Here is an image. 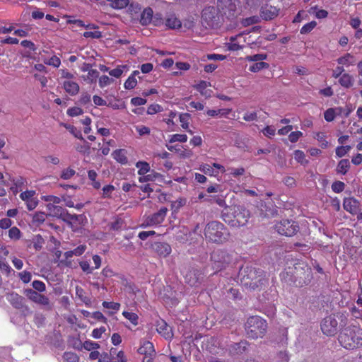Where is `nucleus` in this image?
<instances>
[{"label":"nucleus","mask_w":362,"mask_h":362,"mask_svg":"<svg viewBox=\"0 0 362 362\" xmlns=\"http://www.w3.org/2000/svg\"><path fill=\"white\" fill-rule=\"evenodd\" d=\"M340 344L347 349H354L362 346V328L351 326L345 328L339 335Z\"/></svg>","instance_id":"obj_1"},{"label":"nucleus","mask_w":362,"mask_h":362,"mask_svg":"<svg viewBox=\"0 0 362 362\" xmlns=\"http://www.w3.org/2000/svg\"><path fill=\"white\" fill-rule=\"evenodd\" d=\"M204 235L211 242L221 243L228 239L229 233L223 223L214 221L206 226Z\"/></svg>","instance_id":"obj_2"},{"label":"nucleus","mask_w":362,"mask_h":362,"mask_svg":"<svg viewBox=\"0 0 362 362\" xmlns=\"http://www.w3.org/2000/svg\"><path fill=\"white\" fill-rule=\"evenodd\" d=\"M267 327L266 321L258 316L249 317L245 324L247 335L251 339L262 337L266 332Z\"/></svg>","instance_id":"obj_3"},{"label":"nucleus","mask_w":362,"mask_h":362,"mask_svg":"<svg viewBox=\"0 0 362 362\" xmlns=\"http://www.w3.org/2000/svg\"><path fill=\"white\" fill-rule=\"evenodd\" d=\"M238 0H218L217 10L222 15L229 18L236 14Z\"/></svg>","instance_id":"obj_4"},{"label":"nucleus","mask_w":362,"mask_h":362,"mask_svg":"<svg viewBox=\"0 0 362 362\" xmlns=\"http://www.w3.org/2000/svg\"><path fill=\"white\" fill-rule=\"evenodd\" d=\"M234 219L229 222L233 226L240 227L245 226L250 217L247 209L243 206H235L233 209Z\"/></svg>","instance_id":"obj_5"},{"label":"nucleus","mask_w":362,"mask_h":362,"mask_svg":"<svg viewBox=\"0 0 362 362\" xmlns=\"http://www.w3.org/2000/svg\"><path fill=\"white\" fill-rule=\"evenodd\" d=\"M218 16L214 7L205 8L202 13V23L206 28H214L218 25Z\"/></svg>","instance_id":"obj_6"},{"label":"nucleus","mask_w":362,"mask_h":362,"mask_svg":"<svg viewBox=\"0 0 362 362\" xmlns=\"http://www.w3.org/2000/svg\"><path fill=\"white\" fill-rule=\"evenodd\" d=\"M276 231L286 236H292L298 230V226L291 221L283 220L275 226Z\"/></svg>","instance_id":"obj_7"},{"label":"nucleus","mask_w":362,"mask_h":362,"mask_svg":"<svg viewBox=\"0 0 362 362\" xmlns=\"http://www.w3.org/2000/svg\"><path fill=\"white\" fill-rule=\"evenodd\" d=\"M337 320L334 316L329 315L324 318L321 323L322 332L327 336H333L337 331Z\"/></svg>","instance_id":"obj_8"},{"label":"nucleus","mask_w":362,"mask_h":362,"mask_svg":"<svg viewBox=\"0 0 362 362\" xmlns=\"http://www.w3.org/2000/svg\"><path fill=\"white\" fill-rule=\"evenodd\" d=\"M35 195L36 192L35 190H27L20 194V198L25 202L29 211L33 210L38 205V199Z\"/></svg>","instance_id":"obj_9"},{"label":"nucleus","mask_w":362,"mask_h":362,"mask_svg":"<svg viewBox=\"0 0 362 362\" xmlns=\"http://www.w3.org/2000/svg\"><path fill=\"white\" fill-rule=\"evenodd\" d=\"M25 294L26 296L34 303L42 305L48 308H51L49 299L47 296L32 289L26 290Z\"/></svg>","instance_id":"obj_10"},{"label":"nucleus","mask_w":362,"mask_h":362,"mask_svg":"<svg viewBox=\"0 0 362 362\" xmlns=\"http://www.w3.org/2000/svg\"><path fill=\"white\" fill-rule=\"evenodd\" d=\"M168 209L166 207H162L158 212L148 216L146 218V223L148 226L158 225L161 223L167 214Z\"/></svg>","instance_id":"obj_11"},{"label":"nucleus","mask_w":362,"mask_h":362,"mask_svg":"<svg viewBox=\"0 0 362 362\" xmlns=\"http://www.w3.org/2000/svg\"><path fill=\"white\" fill-rule=\"evenodd\" d=\"M156 330L166 339H171L173 337L171 327L162 319L156 322Z\"/></svg>","instance_id":"obj_12"},{"label":"nucleus","mask_w":362,"mask_h":362,"mask_svg":"<svg viewBox=\"0 0 362 362\" xmlns=\"http://www.w3.org/2000/svg\"><path fill=\"white\" fill-rule=\"evenodd\" d=\"M343 206L346 211L352 214H357L360 210L359 202L353 197L345 198Z\"/></svg>","instance_id":"obj_13"},{"label":"nucleus","mask_w":362,"mask_h":362,"mask_svg":"<svg viewBox=\"0 0 362 362\" xmlns=\"http://www.w3.org/2000/svg\"><path fill=\"white\" fill-rule=\"evenodd\" d=\"M337 62L339 65L344 68H348L351 66H354L356 63V58L351 53H346L339 57Z\"/></svg>","instance_id":"obj_14"},{"label":"nucleus","mask_w":362,"mask_h":362,"mask_svg":"<svg viewBox=\"0 0 362 362\" xmlns=\"http://www.w3.org/2000/svg\"><path fill=\"white\" fill-rule=\"evenodd\" d=\"M153 250L161 257H167L171 252V247L165 243H155L153 246Z\"/></svg>","instance_id":"obj_15"},{"label":"nucleus","mask_w":362,"mask_h":362,"mask_svg":"<svg viewBox=\"0 0 362 362\" xmlns=\"http://www.w3.org/2000/svg\"><path fill=\"white\" fill-rule=\"evenodd\" d=\"M65 91L70 95H76L79 92L78 84L71 80H65L62 83Z\"/></svg>","instance_id":"obj_16"},{"label":"nucleus","mask_w":362,"mask_h":362,"mask_svg":"<svg viewBox=\"0 0 362 362\" xmlns=\"http://www.w3.org/2000/svg\"><path fill=\"white\" fill-rule=\"evenodd\" d=\"M165 25L170 29H178L181 28L182 23L175 14H168L165 19Z\"/></svg>","instance_id":"obj_17"},{"label":"nucleus","mask_w":362,"mask_h":362,"mask_svg":"<svg viewBox=\"0 0 362 362\" xmlns=\"http://www.w3.org/2000/svg\"><path fill=\"white\" fill-rule=\"evenodd\" d=\"M279 9L275 6H267L262 9V17L265 20H271L278 16Z\"/></svg>","instance_id":"obj_18"},{"label":"nucleus","mask_w":362,"mask_h":362,"mask_svg":"<svg viewBox=\"0 0 362 362\" xmlns=\"http://www.w3.org/2000/svg\"><path fill=\"white\" fill-rule=\"evenodd\" d=\"M6 299L16 308L20 309L23 307V298L18 293H11L7 295Z\"/></svg>","instance_id":"obj_19"},{"label":"nucleus","mask_w":362,"mask_h":362,"mask_svg":"<svg viewBox=\"0 0 362 362\" xmlns=\"http://www.w3.org/2000/svg\"><path fill=\"white\" fill-rule=\"evenodd\" d=\"M138 353L144 356L156 354L153 344L148 341L141 343L138 349Z\"/></svg>","instance_id":"obj_20"},{"label":"nucleus","mask_w":362,"mask_h":362,"mask_svg":"<svg viewBox=\"0 0 362 362\" xmlns=\"http://www.w3.org/2000/svg\"><path fill=\"white\" fill-rule=\"evenodd\" d=\"M47 209L48 210L49 215L59 218H60L61 216H64L65 210L62 206L54 205L52 203L47 204Z\"/></svg>","instance_id":"obj_21"},{"label":"nucleus","mask_w":362,"mask_h":362,"mask_svg":"<svg viewBox=\"0 0 362 362\" xmlns=\"http://www.w3.org/2000/svg\"><path fill=\"white\" fill-rule=\"evenodd\" d=\"M339 83L341 86L349 88L354 85V78L351 74L344 73L340 76Z\"/></svg>","instance_id":"obj_22"},{"label":"nucleus","mask_w":362,"mask_h":362,"mask_svg":"<svg viewBox=\"0 0 362 362\" xmlns=\"http://www.w3.org/2000/svg\"><path fill=\"white\" fill-rule=\"evenodd\" d=\"M126 151L124 149H117L115 150L112 153V157L114 159H115L117 162H119L121 164H126L128 162L127 158L126 156Z\"/></svg>","instance_id":"obj_23"},{"label":"nucleus","mask_w":362,"mask_h":362,"mask_svg":"<svg viewBox=\"0 0 362 362\" xmlns=\"http://www.w3.org/2000/svg\"><path fill=\"white\" fill-rule=\"evenodd\" d=\"M139 74V71H134L133 73L128 77V78L124 82V86L126 89L131 90L133 89L137 84V81L136 79V76Z\"/></svg>","instance_id":"obj_24"},{"label":"nucleus","mask_w":362,"mask_h":362,"mask_svg":"<svg viewBox=\"0 0 362 362\" xmlns=\"http://www.w3.org/2000/svg\"><path fill=\"white\" fill-rule=\"evenodd\" d=\"M153 10L151 8H146L141 16L140 22L142 25H148L152 20Z\"/></svg>","instance_id":"obj_25"},{"label":"nucleus","mask_w":362,"mask_h":362,"mask_svg":"<svg viewBox=\"0 0 362 362\" xmlns=\"http://www.w3.org/2000/svg\"><path fill=\"white\" fill-rule=\"evenodd\" d=\"M76 295L86 305L90 306L91 304V300L89 297L86 296L84 290L78 286L76 288Z\"/></svg>","instance_id":"obj_26"},{"label":"nucleus","mask_w":362,"mask_h":362,"mask_svg":"<svg viewBox=\"0 0 362 362\" xmlns=\"http://www.w3.org/2000/svg\"><path fill=\"white\" fill-rule=\"evenodd\" d=\"M350 168V163L348 159L341 160L337 166V173L342 175H345Z\"/></svg>","instance_id":"obj_27"},{"label":"nucleus","mask_w":362,"mask_h":362,"mask_svg":"<svg viewBox=\"0 0 362 362\" xmlns=\"http://www.w3.org/2000/svg\"><path fill=\"white\" fill-rule=\"evenodd\" d=\"M230 111L231 110L230 109L209 110L206 111V115L212 117H226Z\"/></svg>","instance_id":"obj_28"},{"label":"nucleus","mask_w":362,"mask_h":362,"mask_svg":"<svg viewBox=\"0 0 362 362\" xmlns=\"http://www.w3.org/2000/svg\"><path fill=\"white\" fill-rule=\"evenodd\" d=\"M110 2V5L115 9H122L129 4V0H106Z\"/></svg>","instance_id":"obj_29"},{"label":"nucleus","mask_w":362,"mask_h":362,"mask_svg":"<svg viewBox=\"0 0 362 362\" xmlns=\"http://www.w3.org/2000/svg\"><path fill=\"white\" fill-rule=\"evenodd\" d=\"M189 118L190 115L187 113H182L180 115V122L181 123V127L184 129L187 130V132L190 134H193V132L190 129H188Z\"/></svg>","instance_id":"obj_30"},{"label":"nucleus","mask_w":362,"mask_h":362,"mask_svg":"<svg viewBox=\"0 0 362 362\" xmlns=\"http://www.w3.org/2000/svg\"><path fill=\"white\" fill-rule=\"evenodd\" d=\"M200 170L204 174L210 176L216 177L218 174V172L216 170V169H214L212 165H210L209 164L202 165L200 167Z\"/></svg>","instance_id":"obj_31"},{"label":"nucleus","mask_w":362,"mask_h":362,"mask_svg":"<svg viewBox=\"0 0 362 362\" xmlns=\"http://www.w3.org/2000/svg\"><path fill=\"white\" fill-rule=\"evenodd\" d=\"M125 70H127V66L126 65H120L112 70H110L109 74L111 76L119 78L122 76V74Z\"/></svg>","instance_id":"obj_32"},{"label":"nucleus","mask_w":362,"mask_h":362,"mask_svg":"<svg viewBox=\"0 0 362 362\" xmlns=\"http://www.w3.org/2000/svg\"><path fill=\"white\" fill-rule=\"evenodd\" d=\"M136 167L139 169L138 174L144 175L150 170V165L146 162L139 161L136 164Z\"/></svg>","instance_id":"obj_33"},{"label":"nucleus","mask_w":362,"mask_h":362,"mask_svg":"<svg viewBox=\"0 0 362 362\" xmlns=\"http://www.w3.org/2000/svg\"><path fill=\"white\" fill-rule=\"evenodd\" d=\"M43 62L45 64L54 66L55 68H58L61 64L60 59L55 55H53L52 57H51L49 58H45L43 59Z\"/></svg>","instance_id":"obj_34"},{"label":"nucleus","mask_w":362,"mask_h":362,"mask_svg":"<svg viewBox=\"0 0 362 362\" xmlns=\"http://www.w3.org/2000/svg\"><path fill=\"white\" fill-rule=\"evenodd\" d=\"M314 138L317 140L320 144V146L322 148H326L328 146V141L326 140L327 136L324 132H317Z\"/></svg>","instance_id":"obj_35"},{"label":"nucleus","mask_w":362,"mask_h":362,"mask_svg":"<svg viewBox=\"0 0 362 362\" xmlns=\"http://www.w3.org/2000/svg\"><path fill=\"white\" fill-rule=\"evenodd\" d=\"M122 315L127 319L132 325H137L139 321V316L137 314L128 311H123Z\"/></svg>","instance_id":"obj_36"},{"label":"nucleus","mask_w":362,"mask_h":362,"mask_svg":"<svg viewBox=\"0 0 362 362\" xmlns=\"http://www.w3.org/2000/svg\"><path fill=\"white\" fill-rule=\"evenodd\" d=\"M294 159L299 163L302 165H305L308 163V160L305 159V154L303 151L300 150H296L293 152Z\"/></svg>","instance_id":"obj_37"},{"label":"nucleus","mask_w":362,"mask_h":362,"mask_svg":"<svg viewBox=\"0 0 362 362\" xmlns=\"http://www.w3.org/2000/svg\"><path fill=\"white\" fill-rule=\"evenodd\" d=\"M247 345V343L245 341L234 344L232 346L231 351H233L236 354H241L246 350Z\"/></svg>","instance_id":"obj_38"},{"label":"nucleus","mask_w":362,"mask_h":362,"mask_svg":"<svg viewBox=\"0 0 362 362\" xmlns=\"http://www.w3.org/2000/svg\"><path fill=\"white\" fill-rule=\"evenodd\" d=\"M8 237L11 240H18L21 238V232L17 227H11L8 230Z\"/></svg>","instance_id":"obj_39"},{"label":"nucleus","mask_w":362,"mask_h":362,"mask_svg":"<svg viewBox=\"0 0 362 362\" xmlns=\"http://www.w3.org/2000/svg\"><path fill=\"white\" fill-rule=\"evenodd\" d=\"M268 67L269 64L267 63L259 62L250 66L249 70L252 72H257L263 69H267Z\"/></svg>","instance_id":"obj_40"},{"label":"nucleus","mask_w":362,"mask_h":362,"mask_svg":"<svg viewBox=\"0 0 362 362\" xmlns=\"http://www.w3.org/2000/svg\"><path fill=\"white\" fill-rule=\"evenodd\" d=\"M113 79L110 78L109 76L106 75H103L99 78L98 83L99 86L101 88H105V86H107L110 85L112 83H113Z\"/></svg>","instance_id":"obj_41"},{"label":"nucleus","mask_w":362,"mask_h":362,"mask_svg":"<svg viewBox=\"0 0 362 362\" xmlns=\"http://www.w3.org/2000/svg\"><path fill=\"white\" fill-rule=\"evenodd\" d=\"M62 218L64 221L66 222H71L73 221H78L81 218H82L81 215H71L67 213L66 210H64V216H61L60 217Z\"/></svg>","instance_id":"obj_42"},{"label":"nucleus","mask_w":362,"mask_h":362,"mask_svg":"<svg viewBox=\"0 0 362 362\" xmlns=\"http://www.w3.org/2000/svg\"><path fill=\"white\" fill-rule=\"evenodd\" d=\"M46 216V214L44 212H36L33 216V222L38 224L42 223L45 221Z\"/></svg>","instance_id":"obj_43"},{"label":"nucleus","mask_w":362,"mask_h":362,"mask_svg":"<svg viewBox=\"0 0 362 362\" xmlns=\"http://www.w3.org/2000/svg\"><path fill=\"white\" fill-rule=\"evenodd\" d=\"M267 54H257L251 56H247L246 60L249 62H262L267 59Z\"/></svg>","instance_id":"obj_44"},{"label":"nucleus","mask_w":362,"mask_h":362,"mask_svg":"<svg viewBox=\"0 0 362 362\" xmlns=\"http://www.w3.org/2000/svg\"><path fill=\"white\" fill-rule=\"evenodd\" d=\"M187 141V136L186 134H175L171 136L170 142L173 143L176 141L185 143Z\"/></svg>","instance_id":"obj_45"},{"label":"nucleus","mask_w":362,"mask_h":362,"mask_svg":"<svg viewBox=\"0 0 362 362\" xmlns=\"http://www.w3.org/2000/svg\"><path fill=\"white\" fill-rule=\"evenodd\" d=\"M66 113L70 117H76L81 115L83 113V110L79 107H73L69 108Z\"/></svg>","instance_id":"obj_46"},{"label":"nucleus","mask_w":362,"mask_h":362,"mask_svg":"<svg viewBox=\"0 0 362 362\" xmlns=\"http://www.w3.org/2000/svg\"><path fill=\"white\" fill-rule=\"evenodd\" d=\"M228 170L230 172V175L233 176L234 177H238V176L244 175L245 170L244 168H229Z\"/></svg>","instance_id":"obj_47"},{"label":"nucleus","mask_w":362,"mask_h":362,"mask_svg":"<svg viewBox=\"0 0 362 362\" xmlns=\"http://www.w3.org/2000/svg\"><path fill=\"white\" fill-rule=\"evenodd\" d=\"M63 357L66 362H78V356L73 352H66Z\"/></svg>","instance_id":"obj_48"},{"label":"nucleus","mask_w":362,"mask_h":362,"mask_svg":"<svg viewBox=\"0 0 362 362\" xmlns=\"http://www.w3.org/2000/svg\"><path fill=\"white\" fill-rule=\"evenodd\" d=\"M75 175V170L72 168H66L62 170L61 177L64 180H69Z\"/></svg>","instance_id":"obj_49"},{"label":"nucleus","mask_w":362,"mask_h":362,"mask_svg":"<svg viewBox=\"0 0 362 362\" xmlns=\"http://www.w3.org/2000/svg\"><path fill=\"white\" fill-rule=\"evenodd\" d=\"M103 306L107 309H111L115 311H118L120 308V304L115 302H103Z\"/></svg>","instance_id":"obj_50"},{"label":"nucleus","mask_w":362,"mask_h":362,"mask_svg":"<svg viewBox=\"0 0 362 362\" xmlns=\"http://www.w3.org/2000/svg\"><path fill=\"white\" fill-rule=\"evenodd\" d=\"M101 32L98 30L86 31L83 33V37L86 38L98 39L101 37Z\"/></svg>","instance_id":"obj_51"},{"label":"nucleus","mask_w":362,"mask_h":362,"mask_svg":"<svg viewBox=\"0 0 362 362\" xmlns=\"http://www.w3.org/2000/svg\"><path fill=\"white\" fill-rule=\"evenodd\" d=\"M32 286L35 290H36L39 292H43L46 290L45 284L41 281H38V280L33 281L32 283Z\"/></svg>","instance_id":"obj_52"},{"label":"nucleus","mask_w":362,"mask_h":362,"mask_svg":"<svg viewBox=\"0 0 362 362\" xmlns=\"http://www.w3.org/2000/svg\"><path fill=\"white\" fill-rule=\"evenodd\" d=\"M243 119L246 122H253L257 119V112H246L244 114Z\"/></svg>","instance_id":"obj_53"},{"label":"nucleus","mask_w":362,"mask_h":362,"mask_svg":"<svg viewBox=\"0 0 362 362\" xmlns=\"http://www.w3.org/2000/svg\"><path fill=\"white\" fill-rule=\"evenodd\" d=\"M316 26V23L315 21L310 22L305 25H304L300 29L301 34H306L310 32Z\"/></svg>","instance_id":"obj_54"},{"label":"nucleus","mask_w":362,"mask_h":362,"mask_svg":"<svg viewBox=\"0 0 362 362\" xmlns=\"http://www.w3.org/2000/svg\"><path fill=\"white\" fill-rule=\"evenodd\" d=\"M344 183L341 181H336L332 185V190L336 193L342 192L344 189Z\"/></svg>","instance_id":"obj_55"},{"label":"nucleus","mask_w":362,"mask_h":362,"mask_svg":"<svg viewBox=\"0 0 362 362\" xmlns=\"http://www.w3.org/2000/svg\"><path fill=\"white\" fill-rule=\"evenodd\" d=\"M336 116L335 110L333 108H329L325 112L324 117L326 121L332 122Z\"/></svg>","instance_id":"obj_56"},{"label":"nucleus","mask_w":362,"mask_h":362,"mask_svg":"<svg viewBox=\"0 0 362 362\" xmlns=\"http://www.w3.org/2000/svg\"><path fill=\"white\" fill-rule=\"evenodd\" d=\"M42 199L45 202H49L52 204H59L61 202V199L58 197L53 195H45L42 197Z\"/></svg>","instance_id":"obj_57"},{"label":"nucleus","mask_w":362,"mask_h":362,"mask_svg":"<svg viewBox=\"0 0 362 362\" xmlns=\"http://www.w3.org/2000/svg\"><path fill=\"white\" fill-rule=\"evenodd\" d=\"M136 132L140 136L147 135L150 134V129L144 125H137L135 127Z\"/></svg>","instance_id":"obj_58"},{"label":"nucleus","mask_w":362,"mask_h":362,"mask_svg":"<svg viewBox=\"0 0 362 362\" xmlns=\"http://www.w3.org/2000/svg\"><path fill=\"white\" fill-rule=\"evenodd\" d=\"M64 127L67 130L70 132L71 134H72L75 137L82 139V136L80 132H78L76 128L72 125L70 124H65Z\"/></svg>","instance_id":"obj_59"},{"label":"nucleus","mask_w":362,"mask_h":362,"mask_svg":"<svg viewBox=\"0 0 362 362\" xmlns=\"http://www.w3.org/2000/svg\"><path fill=\"white\" fill-rule=\"evenodd\" d=\"M83 347L88 351L95 350L100 347V345L97 342L92 341H86L83 344Z\"/></svg>","instance_id":"obj_60"},{"label":"nucleus","mask_w":362,"mask_h":362,"mask_svg":"<svg viewBox=\"0 0 362 362\" xmlns=\"http://www.w3.org/2000/svg\"><path fill=\"white\" fill-rule=\"evenodd\" d=\"M303 133L300 131L292 132L288 135V139L291 143L296 142L301 136Z\"/></svg>","instance_id":"obj_61"},{"label":"nucleus","mask_w":362,"mask_h":362,"mask_svg":"<svg viewBox=\"0 0 362 362\" xmlns=\"http://www.w3.org/2000/svg\"><path fill=\"white\" fill-rule=\"evenodd\" d=\"M105 330L106 329L105 327L94 329L92 332L91 336L95 339H100Z\"/></svg>","instance_id":"obj_62"},{"label":"nucleus","mask_w":362,"mask_h":362,"mask_svg":"<svg viewBox=\"0 0 362 362\" xmlns=\"http://www.w3.org/2000/svg\"><path fill=\"white\" fill-rule=\"evenodd\" d=\"M115 190V187L111 185H108L105 186L103 188V197H110L112 192Z\"/></svg>","instance_id":"obj_63"},{"label":"nucleus","mask_w":362,"mask_h":362,"mask_svg":"<svg viewBox=\"0 0 362 362\" xmlns=\"http://www.w3.org/2000/svg\"><path fill=\"white\" fill-rule=\"evenodd\" d=\"M177 152L179 153L180 156L183 158H189L193 154V153L191 150L187 149V148H183V149L178 148Z\"/></svg>","instance_id":"obj_64"}]
</instances>
